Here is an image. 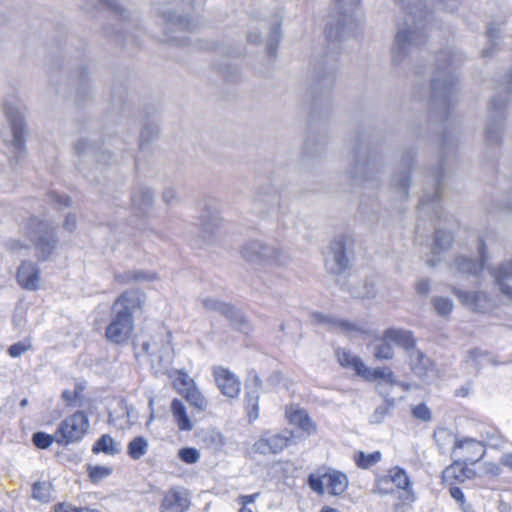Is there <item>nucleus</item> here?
I'll use <instances>...</instances> for the list:
<instances>
[{"mask_svg":"<svg viewBox=\"0 0 512 512\" xmlns=\"http://www.w3.org/2000/svg\"><path fill=\"white\" fill-rule=\"evenodd\" d=\"M149 448V442L144 436L134 437L127 445V454L133 460L143 457Z\"/></svg>","mask_w":512,"mask_h":512,"instance_id":"f704fd0d","label":"nucleus"},{"mask_svg":"<svg viewBox=\"0 0 512 512\" xmlns=\"http://www.w3.org/2000/svg\"><path fill=\"white\" fill-rule=\"evenodd\" d=\"M182 396L186 399L191 407L198 412H204L208 408V401L197 387L189 391H185Z\"/></svg>","mask_w":512,"mask_h":512,"instance_id":"e433bc0d","label":"nucleus"},{"mask_svg":"<svg viewBox=\"0 0 512 512\" xmlns=\"http://www.w3.org/2000/svg\"><path fill=\"white\" fill-rule=\"evenodd\" d=\"M90 427L89 419L84 411H76L66 417L55 431V442L62 446L80 442Z\"/></svg>","mask_w":512,"mask_h":512,"instance_id":"0eeeda50","label":"nucleus"},{"mask_svg":"<svg viewBox=\"0 0 512 512\" xmlns=\"http://www.w3.org/2000/svg\"><path fill=\"white\" fill-rule=\"evenodd\" d=\"M350 258H326L325 268L327 272L335 277L336 283L344 292L351 297L370 298L376 294L373 281H366L363 288H355L349 284V277L352 275V264Z\"/></svg>","mask_w":512,"mask_h":512,"instance_id":"20e7f679","label":"nucleus"},{"mask_svg":"<svg viewBox=\"0 0 512 512\" xmlns=\"http://www.w3.org/2000/svg\"><path fill=\"white\" fill-rule=\"evenodd\" d=\"M412 416L423 422H428L432 419L431 410L424 403H420L412 408Z\"/></svg>","mask_w":512,"mask_h":512,"instance_id":"6e6d98bb","label":"nucleus"},{"mask_svg":"<svg viewBox=\"0 0 512 512\" xmlns=\"http://www.w3.org/2000/svg\"><path fill=\"white\" fill-rule=\"evenodd\" d=\"M97 5L107 7L108 9H111L115 13L119 14H122L124 11V8L120 3H118L117 0H92L91 6L96 7Z\"/></svg>","mask_w":512,"mask_h":512,"instance_id":"680f3d73","label":"nucleus"},{"mask_svg":"<svg viewBox=\"0 0 512 512\" xmlns=\"http://www.w3.org/2000/svg\"><path fill=\"white\" fill-rule=\"evenodd\" d=\"M385 340H389L404 348L408 353L415 349L416 341L409 330L389 328L384 332Z\"/></svg>","mask_w":512,"mask_h":512,"instance_id":"cd10ccee","label":"nucleus"},{"mask_svg":"<svg viewBox=\"0 0 512 512\" xmlns=\"http://www.w3.org/2000/svg\"><path fill=\"white\" fill-rule=\"evenodd\" d=\"M21 232L43 254H52L56 249L58 244L56 228L46 220L36 216L29 217L23 222Z\"/></svg>","mask_w":512,"mask_h":512,"instance_id":"39448f33","label":"nucleus"},{"mask_svg":"<svg viewBox=\"0 0 512 512\" xmlns=\"http://www.w3.org/2000/svg\"><path fill=\"white\" fill-rule=\"evenodd\" d=\"M82 390L83 388L80 385H76L73 391L68 389L64 390L62 392V399L64 400L67 406L75 407L77 406V399Z\"/></svg>","mask_w":512,"mask_h":512,"instance_id":"13d9d810","label":"nucleus"},{"mask_svg":"<svg viewBox=\"0 0 512 512\" xmlns=\"http://www.w3.org/2000/svg\"><path fill=\"white\" fill-rule=\"evenodd\" d=\"M63 230L72 233L77 227V217L74 213H68L63 222Z\"/></svg>","mask_w":512,"mask_h":512,"instance_id":"774afa93","label":"nucleus"},{"mask_svg":"<svg viewBox=\"0 0 512 512\" xmlns=\"http://www.w3.org/2000/svg\"><path fill=\"white\" fill-rule=\"evenodd\" d=\"M412 372L423 381H430L436 376L433 361L419 349H412L408 354Z\"/></svg>","mask_w":512,"mask_h":512,"instance_id":"f3484780","label":"nucleus"},{"mask_svg":"<svg viewBox=\"0 0 512 512\" xmlns=\"http://www.w3.org/2000/svg\"><path fill=\"white\" fill-rule=\"evenodd\" d=\"M409 184L410 179L407 172L401 173L396 179H393V185L398 189L400 198L407 197Z\"/></svg>","mask_w":512,"mask_h":512,"instance_id":"5fc2aeb1","label":"nucleus"},{"mask_svg":"<svg viewBox=\"0 0 512 512\" xmlns=\"http://www.w3.org/2000/svg\"><path fill=\"white\" fill-rule=\"evenodd\" d=\"M171 413L177 427L181 431H191L194 427L190 417L187 414L184 403L179 399H173L171 402Z\"/></svg>","mask_w":512,"mask_h":512,"instance_id":"c756f323","label":"nucleus"},{"mask_svg":"<svg viewBox=\"0 0 512 512\" xmlns=\"http://www.w3.org/2000/svg\"><path fill=\"white\" fill-rule=\"evenodd\" d=\"M335 354L342 367H351L357 374L358 362H363L360 357L352 355L348 350L342 348H337Z\"/></svg>","mask_w":512,"mask_h":512,"instance_id":"ea45409f","label":"nucleus"},{"mask_svg":"<svg viewBox=\"0 0 512 512\" xmlns=\"http://www.w3.org/2000/svg\"><path fill=\"white\" fill-rule=\"evenodd\" d=\"M230 323L239 331L249 333L251 326L245 315L234 306L230 307V311L225 316Z\"/></svg>","mask_w":512,"mask_h":512,"instance_id":"4c0bfd02","label":"nucleus"},{"mask_svg":"<svg viewBox=\"0 0 512 512\" xmlns=\"http://www.w3.org/2000/svg\"><path fill=\"white\" fill-rule=\"evenodd\" d=\"M51 484L37 481L32 486V497L40 502L47 503L51 498Z\"/></svg>","mask_w":512,"mask_h":512,"instance_id":"c03bdc74","label":"nucleus"},{"mask_svg":"<svg viewBox=\"0 0 512 512\" xmlns=\"http://www.w3.org/2000/svg\"><path fill=\"white\" fill-rule=\"evenodd\" d=\"M355 173H358V171L363 174L366 173L368 169V163L366 162V156L365 154H362L359 149H355Z\"/></svg>","mask_w":512,"mask_h":512,"instance_id":"69168bd1","label":"nucleus"},{"mask_svg":"<svg viewBox=\"0 0 512 512\" xmlns=\"http://www.w3.org/2000/svg\"><path fill=\"white\" fill-rule=\"evenodd\" d=\"M359 3L360 0H332L334 12L325 28L328 41H341L355 30Z\"/></svg>","mask_w":512,"mask_h":512,"instance_id":"7ed1b4c3","label":"nucleus"},{"mask_svg":"<svg viewBox=\"0 0 512 512\" xmlns=\"http://www.w3.org/2000/svg\"><path fill=\"white\" fill-rule=\"evenodd\" d=\"M449 486L450 496L460 505L461 509L467 507L469 504L466 503L465 496L461 488L457 484H447Z\"/></svg>","mask_w":512,"mask_h":512,"instance_id":"bf43d9fd","label":"nucleus"},{"mask_svg":"<svg viewBox=\"0 0 512 512\" xmlns=\"http://www.w3.org/2000/svg\"><path fill=\"white\" fill-rule=\"evenodd\" d=\"M460 61L459 54L452 51L442 52L438 58L440 64L431 81V104L445 113L449 105L457 100L458 92L456 77L447 68L456 66Z\"/></svg>","mask_w":512,"mask_h":512,"instance_id":"f257e3e1","label":"nucleus"},{"mask_svg":"<svg viewBox=\"0 0 512 512\" xmlns=\"http://www.w3.org/2000/svg\"><path fill=\"white\" fill-rule=\"evenodd\" d=\"M213 375L221 393L229 398H237L241 391V381L229 369L222 366L213 368Z\"/></svg>","mask_w":512,"mask_h":512,"instance_id":"dca6fc26","label":"nucleus"},{"mask_svg":"<svg viewBox=\"0 0 512 512\" xmlns=\"http://www.w3.org/2000/svg\"><path fill=\"white\" fill-rule=\"evenodd\" d=\"M466 464L455 461L442 471V481L444 484H458L463 483L470 476V470L465 466Z\"/></svg>","mask_w":512,"mask_h":512,"instance_id":"bb28decb","label":"nucleus"},{"mask_svg":"<svg viewBox=\"0 0 512 512\" xmlns=\"http://www.w3.org/2000/svg\"><path fill=\"white\" fill-rule=\"evenodd\" d=\"M425 36L419 30V26L414 22V17L408 13V19L404 23L395 38L392 48V61L395 64L403 62L404 58L411 49L423 42Z\"/></svg>","mask_w":512,"mask_h":512,"instance_id":"6e6552de","label":"nucleus"},{"mask_svg":"<svg viewBox=\"0 0 512 512\" xmlns=\"http://www.w3.org/2000/svg\"><path fill=\"white\" fill-rule=\"evenodd\" d=\"M178 457L186 464H195L200 458V453L194 447H184L178 451Z\"/></svg>","mask_w":512,"mask_h":512,"instance_id":"3c124183","label":"nucleus"},{"mask_svg":"<svg viewBox=\"0 0 512 512\" xmlns=\"http://www.w3.org/2000/svg\"><path fill=\"white\" fill-rule=\"evenodd\" d=\"M452 242L453 236L450 232L443 231L441 229H436L433 253L439 254L441 252H445L451 246Z\"/></svg>","mask_w":512,"mask_h":512,"instance_id":"58836bf2","label":"nucleus"},{"mask_svg":"<svg viewBox=\"0 0 512 512\" xmlns=\"http://www.w3.org/2000/svg\"><path fill=\"white\" fill-rule=\"evenodd\" d=\"M357 375L364 378L366 381L372 382L376 380H383L390 386H398L399 381L395 378L394 373L389 367H377L370 369L364 362H358Z\"/></svg>","mask_w":512,"mask_h":512,"instance_id":"4be33fe9","label":"nucleus"},{"mask_svg":"<svg viewBox=\"0 0 512 512\" xmlns=\"http://www.w3.org/2000/svg\"><path fill=\"white\" fill-rule=\"evenodd\" d=\"M201 302L203 307L206 308L207 310L216 311L223 316H226V314L230 311V307L232 306L218 299L209 297L203 298Z\"/></svg>","mask_w":512,"mask_h":512,"instance_id":"a18cd8bd","label":"nucleus"},{"mask_svg":"<svg viewBox=\"0 0 512 512\" xmlns=\"http://www.w3.org/2000/svg\"><path fill=\"white\" fill-rule=\"evenodd\" d=\"M312 319L314 323L323 325L329 331H342L345 333L361 331V329L354 322L326 315L320 312L312 313Z\"/></svg>","mask_w":512,"mask_h":512,"instance_id":"412c9836","label":"nucleus"},{"mask_svg":"<svg viewBox=\"0 0 512 512\" xmlns=\"http://www.w3.org/2000/svg\"><path fill=\"white\" fill-rule=\"evenodd\" d=\"M482 442L485 444V447L489 446L492 448H497L502 444V439L495 432H492L491 434L489 432H486L485 438L484 440H482Z\"/></svg>","mask_w":512,"mask_h":512,"instance_id":"338daca9","label":"nucleus"},{"mask_svg":"<svg viewBox=\"0 0 512 512\" xmlns=\"http://www.w3.org/2000/svg\"><path fill=\"white\" fill-rule=\"evenodd\" d=\"M309 487L316 493L322 495L327 492L331 496H339L348 488L346 474L332 468L318 469L316 474L308 477Z\"/></svg>","mask_w":512,"mask_h":512,"instance_id":"423d86ee","label":"nucleus"},{"mask_svg":"<svg viewBox=\"0 0 512 512\" xmlns=\"http://www.w3.org/2000/svg\"><path fill=\"white\" fill-rule=\"evenodd\" d=\"M190 495L183 487H172L163 496L160 512H186L190 507Z\"/></svg>","mask_w":512,"mask_h":512,"instance_id":"ddd939ff","label":"nucleus"},{"mask_svg":"<svg viewBox=\"0 0 512 512\" xmlns=\"http://www.w3.org/2000/svg\"><path fill=\"white\" fill-rule=\"evenodd\" d=\"M453 293L473 311L485 313L491 309L490 300L483 291L469 292L454 288Z\"/></svg>","mask_w":512,"mask_h":512,"instance_id":"aec40b11","label":"nucleus"},{"mask_svg":"<svg viewBox=\"0 0 512 512\" xmlns=\"http://www.w3.org/2000/svg\"><path fill=\"white\" fill-rule=\"evenodd\" d=\"M290 424L297 426L308 435L316 433L317 426L304 409H290L286 411Z\"/></svg>","mask_w":512,"mask_h":512,"instance_id":"a878e982","label":"nucleus"},{"mask_svg":"<svg viewBox=\"0 0 512 512\" xmlns=\"http://www.w3.org/2000/svg\"><path fill=\"white\" fill-rule=\"evenodd\" d=\"M140 305V299L134 292L122 293L113 303L112 319L105 335L114 344H124L134 329L133 313Z\"/></svg>","mask_w":512,"mask_h":512,"instance_id":"f03ea898","label":"nucleus"},{"mask_svg":"<svg viewBox=\"0 0 512 512\" xmlns=\"http://www.w3.org/2000/svg\"><path fill=\"white\" fill-rule=\"evenodd\" d=\"M263 382L255 371H250L245 382V408L250 421L259 417V397Z\"/></svg>","mask_w":512,"mask_h":512,"instance_id":"f8f14e48","label":"nucleus"},{"mask_svg":"<svg viewBox=\"0 0 512 512\" xmlns=\"http://www.w3.org/2000/svg\"><path fill=\"white\" fill-rule=\"evenodd\" d=\"M464 361L476 370L481 369L483 361H486L492 365L502 364L491 352L481 350L480 348L469 349L466 353Z\"/></svg>","mask_w":512,"mask_h":512,"instance_id":"c85d7f7f","label":"nucleus"},{"mask_svg":"<svg viewBox=\"0 0 512 512\" xmlns=\"http://www.w3.org/2000/svg\"><path fill=\"white\" fill-rule=\"evenodd\" d=\"M199 225L204 245H213L221 239L223 220L217 210H204L199 217Z\"/></svg>","mask_w":512,"mask_h":512,"instance_id":"9b49d317","label":"nucleus"},{"mask_svg":"<svg viewBox=\"0 0 512 512\" xmlns=\"http://www.w3.org/2000/svg\"><path fill=\"white\" fill-rule=\"evenodd\" d=\"M505 101L493 99L489 106V122L485 130L486 140L493 144L501 139V129L504 119Z\"/></svg>","mask_w":512,"mask_h":512,"instance_id":"4468645a","label":"nucleus"},{"mask_svg":"<svg viewBox=\"0 0 512 512\" xmlns=\"http://www.w3.org/2000/svg\"><path fill=\"white\" fill-rule=\"evenodd\" d=\"M243 256H271L276 253L272 246L260 240H248L242 247Z\"/></svg>","mask_w":512,"mask_h":512,"instance_id":"473e14b6","label":"nucleus"},{"mask_svg":"<svg viewBox=\"0 0 512 512\" xmlns=\"http://www.w3.org/2000/svg\"><path fill=\"white\" fill-rule=\"evenodd\" d=\"M254 201L262 209L274 208L279 206L280 194L275 186L262 185L258 188Z\"/></svg>","mask_w":512,"mask_h":512,"instance_id":"393cba45","label":"nucleus"},{"mask_svg":"<svg viewBox=\"0 0 512 512\" xmlns=\"http://www.w3.org/2000/svg\"><path fill=\"white\" fill-rule=\"evenodd\" d=\"M158 134V128L155 125L145 126L140 134V147H143L145 143H148Z\"/></svg>","mask_w":512,"mask_h":512,"instance_id":"e2e57ef3","label":"nucleus"},{"mask_svg":"<svg viewBox=\"0 0 512 512\" xmlns=\"http://www.w3.org/2000/svg\"><path fill=\"white\" fill-rule=\"evenodd\" d=\"M174 386L178 392L182 395L185 391H189L196 387L193 379L184 371H177V376L174 380Z\"/></svg>","mask_w":512,"mask_h":512,"instance_id":"49530a36","label":"nucleus"},{"mask_svg":"<svg viewBox=\"0 0 512 512\" xmlns=\"http://www.w3.org/2000/svg\"><path fill=\"white\" fill-rule=\"evenodd\" d=\"M55 441V434H47L45 432H35L32 436L33 444L40 449H47Z\"/></svg>","mask_w":512,"mask_h":512,"instance_id":"8fccbe9b","label":"nucleus"},{"mask_svg":"<svg viewBox=\"0 0 512 512\" xmlns=\"http://www.w3.org/2000/svg\"><path fill=\"white\" fill-rule=\"evenodd\" d=\"M380 395L384 398V403L375 408L373 413L369 417V423L372 425L381 424L386 416L390 414L391 409L395 406V399L389 398L388 394L380 392Z\"/></svg>","mask_w":512,"mask_h":512,"instance_id":"72a5a7b5","label":"nucleus"},{"mask_svg":"<svg viewBox=\"0 0 512 512\" xmlns=\"http://www.w3.org/2000/svg\"><path fill=\"white\" fill-rule=\"evenodd\" d=\"M433 438L441 450L445 448L447 443H455L456 440L454 436L451 434V432L445 428H439L438 430H436L433 434Z\"/></svg>","mask_w":512,"mask_h":512,"instance_id":"603ef678","label":"nucleus"},{"mask_svg":"<svg viewBox=\"0 0 512 512\" xmlns=\"http://www.w3.org/2000/svg\"><path fill=\"white\" fill-rule=\"evenodd\" d=\"M431 303L440 316H447L453 309V302L447 297H433Z\"/></svg>","mask_w":512,"mask_h":512,"instance_id":"de8ad7c7","label":"nucleus"},{"mask_svg":"<svg viewBox=\"0 0 512 512\" xmlns=\"http://www.w3.org/2000/svg\"><path fill=\"white\" fill-rule=\"evenodd\" d=\"M31 349V344L28 342H17L8 348V354L12 358H17L23 353Z\"/></svg>","mask_w":512,"mask_h":512,"instance_id":"052dcab7","label":"nucleus"},{"mask_svg":"<svg viewBox=\"0 0 512 512\" xmlns=\"http://www.w3.org/2000/svg\"><path fill=\"white\" fill-rule=\"evenodd\" d=\"M347 242L348 239L342 236L332 240L330 249L333 256H346L349 252Z\"/></svg>","mask_w":512,"mask_h":512,"instance_id":"864d4df0","label":"nucleus"},{"mask_svg":"<svg viewBox=\"0 0 512 512\" xmlns=\"http://www.w3.org/2000/svg\"><path fill=\"white\" fill-rule=\"evenodd\" d=\"M434 179V191L431 195H425L420 199V212L431 217H440L441 204L440 193L443 178V168L438 167L432 173Z\"/></svg>","mask_w":512,"mask_h":512,"instance_id":"2eb2a0df","label":"nucleus"},{"mask_svg":"<svg viewBox=\"0 0 512 512\" xmlns=\"http://www.w3.org/2000/svg\"><path fill=\"white\" fill-rule=\"evenodd\" d=\"M5 116L12 129V153L17 162L25 155L24 122L23 114L18 104L6 103L4 106Z\"/></svg>","mask_w":512,"mask_h":512,"instance_id":"1a4fd4ad","label":"nucleus"},{"mask_svg":"<svg viewBox=\"0 0 512 512\" xmlns=\"http://www.w3.org/2000/svg\"><path fill=\"white\" fill-rule=\"evenodd\" d=\"M18 284L26 290L35 291L39 288L40 283V269L39 267L29 261L24 260L17 270Z\"/></svg>","mask_w":512,"mask_h":512,"instance_id":"6ab92c4d","label":"nucleus"},{"mask_svg":"<svg viewBox=\"0 0 512 512\" xmlns=\"http://www.w3.org/2000/svg\"><path fill=\"white\" fill-rule=\"evenodd\" d=\"M388 477L397 488L402 490L398 495L399 502L393 506L394 512H407L416 499L407 472L403 468L395 466L388 471Z\"/></svg>","mask_w":512,"mask_h":512,"instance_id":"9d476101","label":"nucleus"},{"mask_svg":"<svg viewBox=\"0 0 512 512\" xmlns=\"http://www.w3.org/2000/svg\"><path fill=\"white\" fill-rule=\"evenodd\" d=\"M455 449H462L465 455L464 464H475L480 461L485 453V444L472 438L455 440Z\"/></svg>","mask_w":512,"mask_h":512,"instance_id":"5701e85b","label":"nucleus"},{"mask_svg":"<svg viewBox=\"0 0 512 512\" xmlns=\"http://www.w3.org/2000/svg\"><path fill=\"white\" fill-rule=\"evenodd\" d=\"M354 459L359 468L368 469L380 461L381 453L379 451H374L372 453L365 454L360 451L355 455Z\"/></svg>","mask_w":512,"mask_h":512,"instance_id":"a19ab883","label":"nucleus"},{"mask_svg":"<svg viewBox=\"0 0 512 512\" xmlns=\"http://www.w3.org/2000/svg\"><path fill=\"white\" fill-rule=\"evenodd\" d=\"M48 197L51 203L57 205L58 208L69 207L71 205V199L66 195H59L56 192H50Z\"/></svg>","mask_w":512,"mask_h":512,"instance_id":"0e129e2a","label":"nucleus"},{"mask_svg":"<svg viewBox=\"0 0 512 512\" xmlns=\"http://www.w3.org/2000/svg\"><path fill=\"white\" fill-rule=\"evenodd\" d=\"M486 258H455L457 269L473 276H478L485 268Z\"/></svg>","mask_w":512,"mask_h":512,"instance_id":"2f4dec72","label":"nucleus"},{"mask_svg":"<svg viewBox=\"0 0 512 512\" xmlns=\"http://www.w3.org/2000/svg\"><path fill=\"white\" fill-rule=\"evenodd\" d=\"M88 472H89L90 480L93 483H99L100 481H102L103 479H105L112 473V469L109 467L100 466V465H96V466L89 465Z\"/></svg>","mask_w":512,"mask_h":512,"instance_id":"09e8293b","label":"nucleus"},{"mask_svg":"<svg viewBox=\"0 0 512 512\" xmlns=\"http://www.w3.org/2000/svg\"><path fill=\"white\" fill-rule=\"evenodd\" d=\"M152 278V274L145 273L143 271H126L115 275V279L119 283H130L143 280H151Z\"/></svg>","mask_w":512,"mask_h":512,"instance_id":"37998d69","label":"nucleus"},{"mask_svg":"<svg viewBox=\"0 0 512 512\" xmlns=\"http://www.w3.org/2000/svg\"><path fill=\"white\" fill-rule=\"evenodd\" d=\"M291 437L286 434H264L253 445V450L261 455L277 454L287 448Z\"/></svg>","mask_w":512,"mask_h":512,"instance_id":"a211bd4d","label":"nucleus"},{"mask_svg":"<svg viewBox=\"0 0 512 512\" xmlns=\"http://www.w3.org/2000/svg\"><path fill=\"white\" fill-rule=\"evenodd\" d=\"M154 202V192L149 187L136 188L131 196V205L140 215L148 213Z\"/></svg>","mask_w":512,"mask_h":512,"instance_id":"b1692460","label":"nucleus"},{"mask_svg":"<svg viewBox=\"0 0 512 512\" xmlns=\"http://www.w3.org/2000/svg\"><path fill=\"white\" fill-rule=\"evenodd\" d=\"M279 41H280V24L276 23L272 29V32H271L270 37L268 38V41H267V51L270 55L275 54Z\"/></svg>","mask_w":512,"mask_h":512,"instance_id":"4d7b16f0","label":"nucleus"},{"mask_svg":"<svg viewBox=\"0 0 512 512\" xmlns=\"http://www.w3.org/2000/svg\"><path fill=\"white\" fill-rule=\"evenodd\" d=\"M163 18L166 21L167 31L173 33L177 31H187L193 29V23L190 18L182 15H177L170 10L162 12Z\"/></svg>","mask_w":512,"mask_h":512,"instance_id":"7c9ffc66","label":"nucleus"},{"mask_svg":"<svg viewBox=\"0 0 512 512\" xmlns=\"http://www.w3.org/2000/svg\"><path fill=\"white\" fill-rule=\"evenodd\" d=\"M389 340H385V335L381 342L374 347L373 356L377 360H390L394 357V349L389 343Z\"/></svg>","mask_w":512,"mask_h":512,"instance_id":"79ce46f5","label":"nucleus"},{"mask_svg":"<svg viewBox=\"0 0 512 512\" xmlns=\"http://www.w3.org/2000/svg\"><path fill=\"white\" fill-rule=\"evenodd\" d=\"M92 452L94 454L115 455L120 452V449L116 446L114 439L110 435L104 434L94 443Z\"/></svg>","mask_w":512,"mask_h":512,"instance_id":"c9c22d12","label":"nucleus"}]
</instances>
